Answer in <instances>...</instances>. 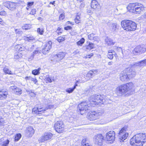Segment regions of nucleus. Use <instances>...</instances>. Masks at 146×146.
Instances as JSON below:
<instances>
[{"mask_svg": "<svg viewBox=\"0 0 146 146\" xmlns=\"http://www.w3.org/2000/svg\"><path fill=\"white\" fill-rule=\"evenodd\" d=\"M52 42L49 41L42 46V52L44 54H46L50 49L52 47Z\"/></svg>", "mask_w": 146, "mask_h": 146, "instance_id": "nucleus-15", "label": "nucleus"}, {"mask_svg": "<svg viewBox=\"0 0 146 146\" xmlns=\"http://www.w3.org/2000/svg\"><path fill=\"white\" fill-rule=\"evenodd\" d=\"M74 20L75 23L77 24L78 23L80 22V19H75Z\"/></svg>", "mask_w": 146, "mask_h": 146, "instance_id": "nucleus-59", "label": "nucleus"}, {"mask_svg": "<svg viewBox=\"0 0 146 146\" xmlns=\"http://www.w3.org/2000/svg\"><path fill=\"white\" fill-rule=\"evenodd\" d=\"M80 16L78 15H77L76 16V17L75 19H80Z\"/></svg>", "mask_w": 146, "mask_h": 146, "instance_id": "nucleus-61", "label": "nucleus"}, {"mask_svg": "<svg viewBox=\"0 0 146 146\" xmlns=\"http://www.w3.org/2000/svg\"><path fill=\"white\" fill-rule=\"evenodd\" d=\"M24 39L26 41L31 42L33 40H35V38L32 35H27V36H25Z\"/></svg>", "mask_w": 146, "mask_h": 146, "instance_id": "nucleus-27", "label": "nucleus"}, {"mask_svg": "<svg viewBox=\"0 0 146 146\" xmlns=\"http://www.w3.org/2000/svg\"><path fill=\"white\" fill-rule=\"evenodd\" d=\"M5 121L3 118L0 116V125H2L4 124L5 123Z\"/></svg>", "mask_w": 146, "mask_h": 146, "instance_id": "nucleus-42", "label": "nucleus"}, {"mask_svg": "<svg viewBox=\"0 0 146 146\" xmlns=\"http://www.w3.org/2000/svg\"><path fill=\"white\" fill-rule=\"evenodd\" d=\"M113 56L116 57L117 54L113 50H110L108 51L107 53L108 58L111 60H112L113 58Z\"/></svg>", "mask_w": 146, "mask_h": 146, "instance_id": "nucleus-21", "label": "nucleus"}, {"mask_svg": "<svg viewBox=\"0 0 146 146\" xmlns=\"http://www.w3.org/2000/svg\"><path fill=\"white\" fill-rule=\"evenodd\" d=\"M66 53L63 52H60L54 56V60L55 61L59 62L62 60L65 57Z\"/></svg>", "mask_w": 146, "mask_h": 146, "instance_id": "nucleus-18", "label": "nucleus"}, {"mask_svg": "<svg viewBox=\"0 0 146 146\" xmlns=\"http://www.w3.org/2000/svg\"><path fill=\"white\" fill-rule=\"evenodd\" d=\"M145 51H146V48L139 46L134 49L133 52L134 54L137 55L144 52Z\"/></svg>", "mask_w": 146, "mask_h": 146, "instance_id": "nucleus-17", "label": "nucleus"}, {"mask_svg": "<svg viewBox=\"0 0 146 146\" xmlns=\"http://www.w3.org/2000/svg\"><path fill=\"white\" fill-rule=\"evenodd\" d=\"M146 64V59L142 60L139 62H135L133 65V67L138 66L140 67L143 66Z\"/></svg>", "mask_w": 146, "mask_h": 146, "instance_id": "nucleus-23", "label": "nucleus"}, {"mask_svg": "<svg viewBox=\"0 0 146 146\" xmlns=\"http://www.w3.org/2000/svg\"><path fill=\"white\" fill-rule=\"evenodd\" d=\"M19 54H20V53H19L18 54H15V55L14 58H15L16 59H18L20 57V56H19Z\"/></svg>", "mask_w": 146, "mask_h": 146, "instance_id": "nucleus-56", "label": "nucleus"}, {"mask_svg": "<svg viewBox=\"0 0 146 146\" xmlns=\"http://www.w3.org/2000/svg\"><path fill=\"white\" fill-rule=\"evenodd\" d=\"M105 44L108 46H111L114 44L115 42L113 41L111 39L107 37L105 39Z\"/></svg>", "mask_w": 146, "mask_h": 146, "instance_id": "nucleus-25", "label": "nucleus"}, {"mask_svg": "<svg viewBox=\"0 0 146 146\" xmlns=\"http://www.w3.org/2000/svg\"><path fill=\"white\" fill-rule=\"evenodd\" d=\"M78 86V83H77V82H76L74 86H73V88L74 89H75L76 88V86Z\"/></svg>", "mask_w": 146, "mask_h": 146, "instance_id": "nucleus-60", "label": "nucleus"}, {"mask_svg": "<svg viewBox=\"0 0 146 146\" xmlns=\"http://www.w3.org/2000/svg\"><path fill=\"white\" fill-rule=\"evenodd\" d=\"M31 80L33 81L35 84H37L36 83L38 81L35 78L31 77Z\"/></svg>", "mask_w": 146, "mask_h": 146, "instance_id": "nucleus-50", "label": "nucleus"}, {"mask_svg": "<svg viewBox=\"0 0 146 146\" xmlns=\"http://www.w3.org/2000/svg\"><path fill=\"white\" fill-rule=\"evenodd\" d=\"M40 68H38L37 69L33 70L32 72V74L34 75H36L39 74L40 72H39Z\"/></svg>", "mask_w": 146, "mask_h": 146, "instance_id": "nucleus-32", "label": "nucleus"}, {"mask_svg": "<svg viewBox=\"0 0 146 146\" xmlns=\"http://www.w3.org/2000/svg\"><path fill=\"white\" fill-rule=\"evenodd\" d=\"M146 141L145 133H141L136 134L130 140V144L132 146H142Z\"/></svg>", "mask_w": 146, "mask_h": 146, "instance_id": "nucleus-1", "label": "nucleus"}, {"mask_svg": "<svg viewBox=\"0 0 146 146\" xmlns=\"http://www.w3.org/2000/svg\"><path fill=\"white\" fill-rule=\"evenodd\" d=\"M35 132L33 127L31 126L27 127L25 131V135L27 137H31Z\"/></svg>", "mask_w": 146, "mask_h": 146, "instance_id": "nucleus-16", "label": "nucleus"}, {"mask_svg": "<svg viewBox=\"0 0 146 146\" xmlns=\"http://www.w3.org/2000/svg\"><path fill=\"white\" fill-rule=\"evenodd\" d=\"M54 108V105H48L44 109L42 108L38 109V108H35L33 109L32 112L34 114H41L43 113H44L47 110L51 109Z\"/></svg>", "mask_w": 146, "mask_h": 146, "instance_id": "nucleus-8", "label": "nucleus"}, {"mask_svg": "<svg viewBox=\"0 0 146 146\" xmlns=\"http://www.w3.org/2000/svg\"><path fill=\"white\" fill-rule=\"evenodd\" d=\"M31 76H26L25 77V79L26 80H30L31 79Z\"/></svg>", "mask_w": 146, "mask_h": 146, "instance_id": "nucleus-57", "label": "nucleus"}, {"mask_svg": "<svg viewBox=\"0 0 146 146\" xmlns=\"http://www.w3.org/2000/svg\"><path fill=\"white\" fill-rule=\"evenodd\" d=\"M94 34L93 33H92L89 35L88 36V38L90 40H92L94 36Z\"/></svg>", "mask_w": 146, "mask_h": 146, "instance_id": "nucleus-45", "label": "nucleus"}, {"mask_svg": "<svg viewBox=\"0 0 146 146\" xmlns=\"http://www.w3.org/2000/svg\"><path fill=\"white\" fill-rule=\"evenodd\" d=\"M36 10L35 9H31V12L29 13V14L34 15L36 14Z\"/></svg>", "mask_w": 146, "mask_h": 146, "instance_id": "nucleus-46", "label": "nucleus"}, {"mask_svg": "<svg viewBox=\"0 0 146 146\" xmlns=\"http://www.w3.org/2000/svg\"><path fill=\"white\" fill-rule=\"evenodd\" d=\"M87 12L89 14H91L92 13V11L89 9H87Z\"/></svg>", "mask_w": 146, "mask_h": 146, "instance_id": "nucleus-58", "label": "nucleus"}, {"mask_svg": "<svg viewBox=\"0 0 146 146\" xmlns=\"http://www.w3.org/2000/svg\"><path fill=\"white\" fill-rule=\"evenodd\" d=\"M89 107L86 102H83L80 103L78 106L77 110H79L80 114L82 115L90 109Z\"/></svg>", "mask_w": 146, "mask_h": 146, "instance_id": "nucleus-7", "label": "nucleus"}, {"mask_svg": "<svg viewBox=\"0 0 146 146\" xmlns=\"http://www.w3.org/2000/svg\"><path fill=\"white\" fill-rule=\"evenodd\" d=\"M55 3V1H53V2H50V4H52V5H54Z\"/></svg>", "mask_w": 146, "mask_h": 146, "instance_id": "nucleus-62", "label": "nucleus"}, {"mask_svg": "<svg viewBox=\"0 0 146 146\" xmlns=\"http://www.w3.org/2000/svg\"><path fill=\"white\" fill-rule=\"evenodd\" d=\"M6 14V12L4 10L0 12V15L2 16H4Z\"/></svg>", "mask_w": 146, "mask_h": 146, "instance_id": "nucleus-49", "label": "nucleus"}, {"mask_svg": "<svg viewBox=\"0 0 146 146\" xmlns=\"http://www.w3.org/2000/svg\"><path fill=\"white\" fill-rule=\"evenodd\" d=\"M102 114L100 112H97L95 111L89 112L88 114V117L90 120H94L99 117Z\"/></svg>", "mask_w": 146, "mask_h": 146, "instance_id": "nucleus-11", "label": "nucleus"}, {"mask_svg": "<svg viewBox=\"0 0 146 146\" xmlns=\"http://www.w3.org/2000/svg\"><path fill=\"white\" fill-rule=\"evenodd\" d=\"M135 74L136 72L129 67L121 72L120 75V79L122 81L127 80L134 77Z\"/></svg>", "mask_w": 146, "mask_h": 146, "instance_id": "nucleus-3", "label": "nucleus"}, {"mask_svg": "<svg viewBox=\"0 0 146 146\" xmlns=\"http://www.w3.org/2000/svg\"><path fill=\"white\" fill-rule=\"evenodd\" d=\"M115 132L113 131H109L106 134V139L110 141V143H112L115 140Z\"/></svg>", "mask_w": 146, "mask_h": 146, "instance_id": "nucleus-14", "label": "nucleus"}, {"mask_svg": "<svg viewBox=\"0 0 146 146\" xmlns=\"http://www.w3.org/2000/svg\"><path fill=\"white\" fill-rule=\"evenodd\" d=\"M15 48L17 49V50L19 51H22L25 50V47L20 44L17 45L15 46Z\"/></svg>", "mask_w": 146, "mask_h": 146, "instance_id": "nucleus-29", "label": "nucleus"}, {"mask_svg": "<svg viewBox=\"0 0 146 146\" xmlns=\"http://www.w3.org/2000/svg\"><path fill=\"white\" fill-rule=\"evenodd\" d=\"M45 79L48 82L50 83L52 82V80H53V79L51 77H50L48 75H46V76Z\"/></svg>", "mask_w": 146, "mask_h": 146, "instance_id": "nucleus-35", "label": "nucleus"}, {"mask_svg": "<svg viewBox=\"0 0 146 146\" xmlns=\"http://www.w3.org/2000/svg\"><path fill=\"white\" fill-rule=\"evenodd\" d=\"M56 40L58 42H60L65 40V37L59 36L57 38Z\"/></svg>", "mask_w": 146, "mask_h": 146, "instance_id": "nucleus-39", "label": "nucleus"}, {"mask_svg": "<svg viewBox=\"0 0 146 146\" xmlns=\"http://www.w3.org/2000/svg\"><path fill=\"white\" fill-rule=\"evenodd\" d=\"M117 28V24L116 23H113L111 24L109 26L110 29L111 31L114 32Z\"/></svg>", "mask_w": 146, "mask_h": 146, "instance_id": "nucleus-28", "label": "nucleus"}, {"mask_svg": "<svg viewBox=\"0 0 146 146\" xmlns=\"http://www.w3.org/2000/svg\"><path fill=\"white\" fill-rule=\"evenodd\" d=\"M94 55L93 53H90V54L87 55L86 56V58H90L92 56Z\"/></svg>", "mask_w": 146, "mask_h": 146, "instance_id": "nucleus-52", "label": "nucleus"}, {"mask_svg": "<svg viewBox=\"0 0 146 146\" xmlns=\"http://www.w3.org/2000/svg\"><path fill=\"white\" fill-rule=\"evenodd\" d=\"M3 70L5 74H8L13 75L14 74L11 70H9L8 67L7 66H5L3 68Z\"/></svg>", "mask_w": 146, "mask_h": 146, "instance_id": "nucleus-26", "label": "nucleus"}, {"mask_svg": "<svg viewBox=\"0 0 146 146\" xmlns=\"http://www.w3.org/2000/svg\"><path fill=\"white\" fill-rule=\"evenodd\" d=\"M143 5L139 3H129L128 5L127 8L133 13H139L143 9Z\"/></svg>", "mask_w": 146, "mask_h": 146, "instance_id": "nucleus-5", "label": "nucleus"}, {"mask_svg": "<svg viewBox=\"0 0 146 146\" xmlns=\"http://www.w3.org/2000/svg\"><path fill=\"white\" fill-rule=\"evenodd\" d=\"M30 28V27H28V25H25V26L23 27V29H25V30H28Z\"/></svg>", "mask_w": 146, "mask_h": 146, "instance_id": "nucleus-53", "label": "nucleus"}, {"mask_svg": "<svg viewBox=\"0 0 146 146\" xmlns=\"http://www.w3.org/2000/svg\"><path fill=\"white\" fill-rule=\"evenodd\" d=\"M15 32L16 34H18L19 35H21L22 34L23 32L22 31L19 29H15Z\"/></svg>", "mask_w": 146, "mask_h": 146, "instance_id": "nucleus-40", "label": "nucleus"}, {"mask_svg": "<svg viewBox=\"0 0 146 146\" xmlns=\"http://www.w3.org/2000/svg\"><path fill=\"white\" fill-rule=\"evenodd\" d=\"M8 95V92L7 90H2L0 91V98L1 99H5Z\"/></svg>", "mask_w": 146, "mask_h": 146, "instance_id": "nucleus-24", "label": "nucleus"}, {"mask_svg": "<svg viewBox=\"0 0 146 146\" xmlns=\"http://www.w3.org/2000/svg\"><path fill=\"white\" fill-rule=\"evenodd\" d=\"M89 100L90 102L96 103V104H104L105 99L100 95L95 94L91 96Z\"/></svg>", "mask_w": 146, "mask_h": 146, "instance_id": "nucleus-6", "label": "nucleus"}, {"mask_svg": "<svg viewBox=\"0 0 146 146\" xmlns=\"http://www.w3.org/2000/svg\"><path fill=\"white\" fill-rule=\"evenodd\" d=\"M117 51L118 52L119 54H123V51L121 48L120 47H118L117 48Z\"/></svg>", "mask_w": 146, "mask_h": 146, "instance_id": "nucleus-44", "label": "nucleus"}, {"mask_svg": "<svg viewBox=\"0 0 146 146\" xmlns=\"http://www.w3.org/2000/svg\"><path fill=\"white\" fill-rule=\"evenodd\" d=\"M133 85L132 83L130 82L125 84L121 85L117 88L116 92L120 95H123L126 93L132 94L134 91Z\"/></svg>", "mask_w": 146, "mask_h": 146, "instance_id": "nucleus-2", "label": "nucleus"}, {"mask_svg": "<svg viewBox=\"0 0 146 146\" xmlns=\"http://www.w3.org/2000/svg\"><path fill=\"white\" fill-rule=\"evenodd\" d=\"M74 89L73 88H69L67 89L66 91V92H68V93H70L73 92V91L74 90Z\"/></svg>", "mask_w": 146, "mask_h": 146, "instance_id": "nucleus-37", "label": "nucleus"}, {"mask_svg": "<svg viewBox=\"0 0 146 146\" xmlns=\"http://www.w3.org/2000/svg\"><path fill=\"white\" fill-rule=\"evenodd\" d=\"M37 32L40 35H42L44 32V29H40L39 28L37 29Z\"/></svg>", "mask_w": 146, "mask_h": 146, "instance_id": "nucleus-36", "label": "nucleus"}, {"mask_svg": "<svg viewBox=\"0 0 146 146\" xmlns=\"http://www.w3.org/2000/svg\"><path fill=\"white\" fill-rule=\"evenodd\" d=\"M3 21L2 19L0 18V24L3 23Z\"/></svg>", "mask_w": 146, "mask_h": 146, "instance_id": "nucleus-64", "label": "nucleus"}, {"mask_svg": "<svg viewBox=\"0 0 146 146\" xmlns=\"http://www.w3.org/2000/svg\"><path fill=\"white\" fill-rule=\"evenodd\" d=\"M91 7L92 8L94 9L100 8V5L96 0H92L91 3Z\"/></svg>", "mask_w": 146, "mask_h": 146, "instance_id": "nucleus-22", "label": "nucleus"}, {"mask_svg": "<svg viewBox=\"0 0 146 146\" xmlns=\"http://www.w3.org/2000/svg\"><path fill=\"white\" fill-rule=\"evenodd\" d=\"M104 136L102 134H98L95 136L94 138L95 144L99 145H102L104 141Z\"/></svg>", "mask_w": 146, "mask_h": 146, "instance_id": "nucleus-12", "label": "nucleus"}, {"mask_svg": "<svg viewBox=\"0 0 146 146\" xmlns=\"http://www.w3.org/2000/svg\"><path fill=\"white\" fill-rule=\"evenodd\" d=\"M64 125L62 121H57L54 124V127L56 131L58 133L62 132L64 130Z\"/></svg>", "mask_w": 146, "mask_h": 146, "instance_id": "nucleus-9", "label": "nucleus"}, {"mask_svg": "<svg viewBox=\"0 0 146 146\" xmlns=\"http://www.w3.org/2000/svg\"><path fill=\"white\" fill-rule=\"evenodd\" d=\"M22 137V135L20 133L17 134L15 135L14 141L16 142L19 141Z\"/></svg>", "mask_w": 146, "mask_h": 146, "instance_id": "nucleus-30", "label": "nucleus"}, {"mask_svg": "<svg viewBox=\"0 0 146 146\" xmlns=\"http://www.w3.org/2000/svg\"><path fill=\"white\" fill-rule=\"evenodd\" d=\"M85 41V39L82 38L79 41L76 42V44L78 46H82L84 43Z\"/></svg>", "mask_w": 146, "mask_h": 146, "instance_id": "nucleus-31", "label": "nucleus"}, {"mask_svg": "<svg viewBox=\"0 0 146 146\" xmlns=\"http://www.w3.org/2000/svg\"><path fill=\"white\" fill-rule=\"evenodd\" d=\"M98 72L97 69H92L89 71L86 76V77H88L90 79L91 78H92L93 77L96 75V74Z\"/></svg>", "mask_w": 146, "mask_h": 146, "instance_id": "nucleus-20", "label": "nucleus"}, {"mask_svg": "<svg viewBox=\"0 0 146 146\" xmlns=\"http://www.w3.org/2000/svg\"><path fill=\"white\" fill-rule=\"evenodd\" d=\"M34 2L33 1L29 2L27 3V5L28 7H31L33 5Z\"/></svg>", "mask_w": 146, "mask_h": 146, "instance_id": "nucleus-43", "label": "nucleus"}, {"mask_svg": "<svg viewBox=\"0 0 146 146\" xmlns=\"http://www.w3.org/2000/svg\"><path fill=\"white\" fill-rule=\"evenodd\" d=\"M12 4L9 2H6L4 4V6L8 8L9 9H11L13 8L12 6Z\"/></svg>", "mask_w": 146, "mask_h": 146, "instance_id": "nucleus-34", "label": "nucleus"}, {"mask_svg": "<svg viewBox=\"0 0 146 146\" xmlns=\"http://www.w3.org/2000/svg\"><path fill=\"white\" fill-rule=\"evenodd\" d=\"M52 135V134L50 132H45L44 135H42L39 138V141L40 142H43L49 140L51 139Z\"/></svg>", "mask_w": 146, "mask_h": 146, "instance_id": "nucleus-13", "label": "nucleus"}, {"mask_svg": "<svg viewBox=\"0 0 146 146\" xmlns=\"http://www.w3.org/2000/svg\"><path fill=\"white\" fill-rule=\"evenodd\" d=\"M40 52L38 50H35L33 52V56L37 54H39Z\"/></svg>", "mask_w": 146, "mask_h": 146, "instance_id": "nucleus-51", "label": "nucleus"}, {"mask_svg": "<svg viewBox=\"0 0 146 146\" xmlns=\"http://www.w3.org/2000/svg\"><path fill=\"white\" fill-rule=\"evenodd\" d=\"M16 16L20 18L22 16L21 14L19 12H18L16 13Z\"/></svg>", "mask_w": 146, "mask_h": 146, "instance_id": "nucleus-55", "label": "nucleus"}, {"mask_svg": "<svg viewBox=\"0 0 146 146\" xmlns=\"http://www.w3.org/2000/svg\"><path fill=\"white\" fill-rule=\"evenodd\" d=\"M87 45L84 46H83V48L84 50L86 51L90 50L94 47L95 45L94 44L91 42H87Z\"/></svg>", "mask_w": 146, "mask_h": 146, "instance_id": "nucleus-19", "label": "nucleus"}, {"mask_svg": "<svg viewBox=\"0 0 146 146\" xmlns=\"http://www.w3.org/2000/svg\"><path fill=\"white\" fill-rule=\"evenodd\" d=\"M113 62L112 61L109 62L108 63V65H111L112 64Z\"/></svg>", "mask_w": 146, "mask_h": 146, "instance_id": "nucleus-63", "label": "nucleus"}, {"mask_svg": "<svg viewBox=\"0 0 146 146\" xmlns=\"http://www.w3.org/2000/svg\"><path fill=\"white\" fill-rule=\"evenodd\" d=\"M81 146H92V145L89 143L86 142V139H84L81 142Z\"/></svg>", "mask_w": 146, "mask_h": 146, "instance_id": "nucleus-33", "label": "nucleus"}, {"mask_svg": "<svg viewBox=\"0 0 146 146\" xmlns=\"http://www.w3.org/2000/svg\"><path fill=\"white\" fill-rule=\"evenodd\" d=\"M62 29L60 27H58L57 30L56 31L58 35H60L62 33Z\"/></svg>", "mask_w": 146, "mask_h": 146, "instance_id": "nucleus-38", "label": "nucleus"}, {"mask_svg": "<svg viewBox=\"0 0 146 146\" xmlns=\"http://www.w3.org/2000/svg\"><path fill=\"white\" fill-rule=\"evenodd\" d=\"M65 17L63 13L61 14L59 17V20H62L64 19Z\"/></svg>", "mask_w": 146, "mask_h": 146, "instance_id": "nucleus-47", "label": "nucleus"}, {"mask_svg": "<svg viewBox=\"0 0 146 146\" xmlns=\"http://www.w3.org/2000/svg\"><path fill=\"white\" fill-rule=\"evenodd\" d=\"M9 142V140L7 139L6 141H4L1 146H7Z\"/></svg>", "mask_w": 146, "mask_h": 146, "instance_id": "nucleus-41", "label": "nucleus"}, {"mask_svg": "<svg viewBox=\"0 0 146 146\" xmlns=\"http://www.w3.org/2000/svg\"><path fill=\"white\" fill-rule=\"evenodd\" d=\"M72 29V27L70 26H67L66 27H64V29L65 30L68 31L69 30H71Z\"/></svg>", "mask_w": 146, "mask_h": 146, "instance_id": "nucleus-48", "label": "nucleus"}, {"mask_svg": "<svg viewBox=\"0 0 146 146\" xmlns=\"http://www.w3.org/2000/svg\"><path fill=\"white\" fill-rule=\"evenodd\" d=\"M121 26L124 30L127 31L135 30L137 28L136 24L129 20H124L121 22Z\"/></svg>", "mask_w": 146, "mask_h": 146, "instance_id": "nucleus-4", "label": "nucleus"}, {"mask_svg": "<svg viewBox=\"0 0 146 146\" xmlns=\"http://www.w3.org/2000/svg\"><path fill=\"white\" fill-rule=\"evenodd\" d=\"M92 40L98 42L99 40V38L98 36H94Z\"/></svg>", "mask_w": 146, "mask_h": 146, "instance_id": "nucleus-54", "label": "nucleus"}, {"mask_svg": "<svg viewBox=\"0 0 146 146\" xmlns=\"http://www.w3.org/2000/svg\"><path fill=\"white\" fill-rule=\"evenodd\" d=\"M127 128V127H124L119 131V140L120 142L123 141L124 140L127 139L128 136V133H125L124 132L126 131Z\"/></svg>", "mask_w": 146, "mask_h": 146, "instance_id": "nucleus-10", "label": "nucleus"}]
</instances>
